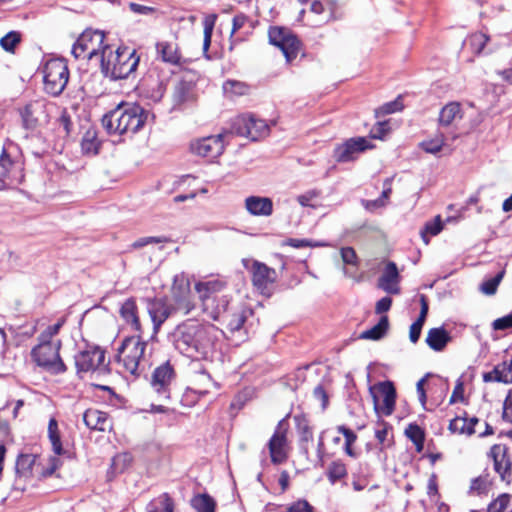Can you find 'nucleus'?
I'll list each match as a JSON object with an SVG mask.
<instances>
[{"label": "nucleus", "instance_id": "f257e3e1", "mask_svg": "<svg viewBox=\"0 0 512 512\" xmlns=\"http://www.w3.org/2000/svg\"><path fill=\"white\" fill-rule=\"evenodd\" d=\"M218 330L209 323L186 320L173 331L175 348L187 357L209 359L215 350Z\"/></svg>", "mask_w": 512, "mask_h": 512}, {"label": "nucleus", "instance_id": "f03ea898", "mask_svg": "<svg viewBox=\"0 0 512 512\" xmlns=\"http://www.w3.org/2000/svg\"><path fill=\"white\" fill-rule=\"evenodd\" d=\"M149 112L138 104H121L102 117L108 134H134L146 123Z\"/></svg>", "mask_w": 512, "mask_h": 512}, {"label": "nucleus", "instance_id": "7ed1b4c3", "mask_svg": "<svg viewBox=\"0 0 512 512\" xmlns=\"http://www.w3.org/2000/svg\"><path fill=\"white\" fill-rule=\"evenodd\" d=\"M225 283L219 280H209L195 284V290L199 294L203 310L215 320H222L230 313L229 305L231 298L228 295L220 294Z\"/></svg>", "mask_w": 512, "mask_h": 512}, {"label": "nucleus", "instance_id": "20e7f679", "mask_svg": "<svg viewBox=\"0 0 512 512\" xmlns=\"http://www.w3.org/2000/svg\"><path fill=\"white\" fill-rule=\"evenodd\" d=\"M139 60L135 50L130 51L125 47L112 52L109 48L101 58V71L113 80L125 79L136 70Z\"/></svg>", "mask_w": 512, "mask_h": 512}, {"label": "nucleus", "instance_id": "39448f33", "mask_svg": "<svg viewBox=\"0 0 512 512\" xmlns=\"http://www.w3.org/2000/svg\"><path fill=\"white\" fill-rule=\"evenodd\" d=\"M61 346V340H56L55 343L39 341L31 350V358L39 368L51 375L63 374L67 371V366L60 356Z\"/></svg>", "mask_w": 512, "mask_h": 512}, {"label": "nucleus", "instance_id": "423d86ee", "mask_svg": "<svg viewBox=\"0 0 512 512\" xmlns=\"http://www.w3.org/2000/svg\"><path fill=\"white\" fill-rule=\"evenodd\" d=\"M146 347L147 342L143 341L140 336L126 337L122 341L116 357L125 371L135 376L140 374L142 363L145 362Z\"/></svg>", "mask_w": 512, "mask_h": 512}, {"label": "nucleus", "instance_id": "0eeeda50", "mask_svg": "<svg viewBox=\"0 0 512 512\" xmlns=\"http://www.w3.org/2000/svg\"><path fill=\"white\" fill-rule=\"evenodd\" d=\"M105 34L99 30L87 29L76 40L72 54L76 59H92L107 53L109 46L104 44Z\"/></svg>", "mask_w": 512, "mask_h": 512}, {"label": "nucleus", "instance_id": "6e6552de", "mask_svg": "<svg viewBox=\"0 0 512 512\" xmlns=\"http://www.w3.org/2000/svg\"><path fill=\"white\" fill-rule=\"evenodd\" d=\"M45 91L52 96H59L69 80V69L64 59H50L43 68Z\"/></svg>", "mask_w": 512, "mask_h": 512}, {"label": "nucleus", "instance_id": "1a4fd4ad", "mask_svg": "<svg viewBox=\"0 0 512 512\" xmlns=\"http://www.w3.org/2000/svg\"><path fill=\"white\" fill-rule=\"evenodd\" d=\"M77 374L92 372L103 374L108 372V365L105 364V351L100 347H91L80 351L74 356Z\"/></svg>", "mask_w": 512, "mask_h": 512}, {"label": "nucleus", "instance_id": "9d476101", "mask_svg": "<svg viewBox=\"0 0 512 512\" xmlns=\"http://www.w3.org/2000/svg\"><path fill=\"white\" fill-rule=\"evenodd\" d=\"M268 36L270 43L282 51L288 63L297 57L300 50V41L290 30L282 27H271Z\"/></svg>", "mask_w": 512, "mask_h": 512}, {"label": "nucleus", "instance_id": "9b49d317", "mask_svg": "<svg viewBox=\"0 0 512 512\" xmlns=\"http://www.w3.org/2000/svg\"><path fill=\"white\" fill-rule=\"evenodd\" d=\"M288 424L285 419L278 422L275 431L268 441V450L271 462L275 465L283 464L288 459L287 442Z\"/></svg>", "mask_w": 512, "mask_h": 512}, {"label": "nucleus", "instance_id": "f8f14e48", "mask_svg": "<svg viewBox=\"0 0 512 512\" xmlns=\"http://www.w3.org/2000/svg\"><path fill=\"white\" fill-rule=\"evenodd\" d=\"M171 297L182 315H188L195 308L191 297L190 282L184 274L174 276Z\"/></svg>", "mask_w": 512, "mask_h": 512}, {"label": "nucleus", "instance_id": "ddd939ff", "mask_svg": "<svg viewBox=\"0 0 512 512\" xmlns=\"http://www.w3.org/2000/svg\"><path fill=\"white\" fill-rule=\"evenodd\" d=\"M175 370L170 363L166 361L156 367L151 376V387L155 393L162 399H170L171 383L175 379Z\"/></svg>", "mask_w": 512, "mask_h": 512}, {"label": "nucleus", "instance_id": "4468645a", "mask_svg": "<svg viewBox=\"0 0 512 512\" xmlns=\"http://www.w3.org/2000/svg\"><path fill=\"white\" fill-rule=\"evenodd\" d=\"M373 147L365 137L350 138L335 148L334 158L337 162H349L354 160L359 153Z\"/></svg>", "mask_w": 512, "mask_h": 512}, {"label": "nucleus", "instance_id": "2eb2a0df", "mask_svg": "<svg viewBox=\"0 0 512 512\" xmlns=\"http://www.w3.org/2000/svg\"><path fill=\"white\" fill-rule=\"evenodd\" d=\"M148 313L151 317L154 331L157 332L160 326L171 316L180 313L174 303H168L166 299L155 298L148 301Z\"/></svg>", "mask_w": 512, "mask_h": 512}, {"label": "nucleus", "instance_id": "dca6fc26", "mask_svg": "<svg viewBox=\"0 0 512 512\" xmlns=\"http://www.w3.org/2000/svg\"><path fill=\"white\" fill-rule=\"evenodd\" d=\"M36 462V455L20 454L15 463V481L12 485L13 490L23 492L26 489V483L33 477V467Z\"/></svg>", "mask_w": 512, "mask_h": 512}, {"label": "nucleus", "instance_id": "f3484780", "mask_svg": "<svg viewBox=\"0 0 512 512\" xmlns=\"http://www.w3.org/2000/svg\"><path fill=\"white\" fill-rule=\"evenodd\" d=\"M488 456L493 460V466L496 473L499 474L502 481L511 482L512 462L508 456L505 445L494 444L489 451Z\"/></svg>", "mask_w": 512, "mask_h": 512}, {"label": "nucleus", "instance_id": "a211bd4d", "mask_svg": "<svg viewBox=\"0 0 512 512\" xmlns=\"http://www.w3.org/2000/svg\"><path fill=\"white\" fill-rule=\"evenodd\" d=\"M224 143L222 135L208 136L191 143V151L199 156L216 158L223 153Z\"/></svg>", "mask_w": 512, "mask_h": 512}, {"label": "nucleus", "instance_id": "6ab92c4d", "mask_svg": "<svg viewBox=\"0 0 512 512\" xmlns=\"http://www.w3.org/2000/svg\"><path fill=\"white\" fill-rule=\"evenodd\" d=\"M252 283L262 293L269 292V286L275 282L276 271L259 261H254L251 268Z\"/></svg>", "mask_w": 512, "mask_h": 512}, {"label": "nucleus", "instance_id": "aec40b11", "mask_svg": "<svg viewBox=\"0 0 512 512\" xmlns=\"http://www.w3.org/2000/svg\"><path fill=\"white\" fill-rule=\"evenodd\" d=\"M399 272L394 262H388L378 280V286L389 294H399Z\"/></svg>", "mask_w": 512, "mask_h": 512}, {"label": "nucleus", "instance_id": "412c9836", "mask_svg": "<svg viewBox=\"0 0 512 512\" xmlns=\"http://www.w3.org/2000/svg\"><path fill=\"white\" fill-rule=\"evenodd\" d=\"M44 113V104L40 101H33L20 110L23 127L27 130H34L38 126L39 118Z\"/></svg>", "mask_w": 512, "mask_h": 512}, {"label": "nucleus", "instance_id": "4be33fe9", "mask_svg": "<svg viewBox=\"0 0 512 512\" xmlns=\"http://www.w3.org/2000/svg\"><path fill=\"white\" fill-rule=\"evenodd\" d=\"M245 208L253 216L268 217L273 213V202L269 197L249 196L245 199Z\"/></svg>", "mask_w": 512, "mask_h": 512}, {"label": "nucleus", "instance_id": "5701e85b", "mask_svg": "<svg viewBox=\"0 0 512 512\" xmlns=\"http://www.w3.org/2000/svg\"><path fill=\"white\" fill-rule=\"evenodd\" d=\"M83 422L90 430L104 432L110 428L108 414L98 409H87L83 414Z\"/></svg>", "mask_w": 512, "mask_h": 512}, {"label": "nucleus", "instance_id": "b1692460", "mask_svg": "<svg viewBox=\"0 0 512 512\" xmlns=\"http://www.w3.org/2000/svg\"><path fill=\"white\" fill-rule=\"evenodd\" d=\"M479 423V419L475 416L468 417L465 412L463 416H456L449 423L448 429L452 433L471 436L476 433L475 426Z\"/></svg>", "mask_w": 512, "mask_h": 512}, {"label": "nucleus", "instance_id": "393cba45", "mask_svg": "<svg viewBox=\"0 0 512 512\" xmlns=\"http://www.w3.org/2000/svg\"><path fill=\"white\" fill-rule=\"evenodd\" d=\"M157 55L165 63L180 65L182 56L176 43L161 41L156 43Z\"/></svg>", "mask_w": 512, "mask_h": 512}, {"label": "nucleus", "instance_id": "a878e982", "mask_svg": "<svg viewBox=\"0 0 512 512\" xmlns=\"http://www.w3.org/2000/svg\"><path fill=\"white\" fill-rule=\"evenodd\" d=\"M251 315L252 311L250 309L241 307L225 315L222 321L226 323L227 329L230 332H240L241 329H245L244 324L248 316Z\"/></svg>", "mask_w": 512, "mask_h": 512}, {"label": "nucleus", "instance_id": "bb28decb", "mask_svg": "<svg viewBox=\"0 0 512 512\" xmlns=\"http://www.w3.org/2000/svg\"><path fill=\"white\" fill-rule=\"evenodd\" d=\"M451 336L443 327L431 328L426 336L427 345L434 351H442L450 342Z\"/></svg>", "mask_w": 512, "mask_h": 512}, {"label": "nucleus", "instance_id": "cd10ccee", "mask_svg": "<svg viewBox=\"0 0 512 512\" xmlns=\"http://www.w3.org/2000/svg\"><path fill=\"white\" fill-rule=\"evenodd\" d=\"M216 383L212 380L210 374L203 369L195 370L192 380V387L189 388L194 393L201 396L206 395Z\"/></svg>", "mask_w": 512, "mask_h": 512}, {"label": "nucleus", "instance_id": "c85d7f7f", "mask_svg": "<svg viewBox=\"0 0 512 512\" xmlns=\"http://www.w3.org/2000/svg\"><path fill=\"white\" fill-rule=\"evenodd\" d=\"M379 392L383 395L382 413L389 416L393 413L396 401V390L391 381L380 382L377 386Z\"/></svg>", "mask_w": 512, "mask_h": 512}, {"label": "nucleus", "instance_id": "c756f323", "mask_svg": "<svg viewBox=\"0 0 512 512\" xmlns=\"http://www.w3.org/2000/svg\"><path fill=\"white\" fill-rule=\"evenodd\" d=\"M194 96V85L191 82L180 80L178 81L173 90V105L174 107L180 106L185 102L191 101Z\"/></svg>", "mask_w": 512, "mask_h": 512}, {"label": "nucleus", "instance_id": "7c9ffc66", "mask_svg": "<svg viewBox=\"0 0 512 512\" xmlns=\"http://www.w3.org/2000/svg\"><path fill=\"white\" fill-rule=\"evenodd\" d=\"M120 315L135 331H140L141 324L138 317L136 302L133 298L127 299L120 308Z\"/></svg>", "mask_w": 512, "mask_h": 512}, {"label": "nucleus", "instance_id": "2f4dec72", "mask_svg": "<svg viewBox=\"0 0 512 512\" xmlns=\"http://www.w3.org/2000/svg\"><path fill=\"white\" fill-rule=\"evenodd\" d=\"M462 118L461 105L458 102H450L446 104L439 113V124L441 126H449L456 119Z\"/></svg>", "mask_w": 512, "mask_h": 512}, {"label": "nucleus", "instance_id": "473e14b6", "mask_svg": "<svg viewBox=\"0 0 512 512\" xmlns=\"http://www.w3.org/2000/svg\"><path fill=\"white\" fill-rule=\"evenodd\" d=\"M223 93L226 98L234 99L235 97L249 94L250 86L242 81L228 79L222 85Z\"/></svg>", "mask_w": 512, "mask_h": 512}, {"label": "nucleus", "instance_id": "72a5a7b5", "mask_svg": "<svg viewBox=\"0 0 512 512\" xmlns=\"http://www.w3.org/2000/svg\"><path fill=\"white\" fill-rule=\"evenodd\" d=\"M294 421L296 424L297 432L300 436V442L302 443V448L307 453V447L304 446V443H308L313 440V431L309 424L308 419L304 415H295Z\"/></svg>", "mask_w": 512, "mask_h": 512}, {"label": "nucleus", "instance_id": "f704fd0d", "mask_svg": "<svg viewBox=\"0 0 512 512\" xmlns=\"http://www.w3.org/2000/svg\"><path fill=\"white\" fill-rule=\"evenodd\" d=\"M269 133V126L262 119H257L253 115H251V123L248 125V135L247 138L252 141H257L258 139L267 136Z\"/></svg>", "mask_w": 512, "mask_h": 512}, {"label": "nucleus", "instance_id": "c9c22d12", "mask_svg": "<svg viewBox=\"0 0 512 512\" xmlns=\"http://www.w3.org/2000/svg\"><path fill=\"white\" fill-rule=\"evenodd\" d=\"M389 327V320L387 316H382L379 322L372 328L365 330L361 333V339L379 340L387 332Z\"/></svg>", "mask_w": 512, "mask_h": 512}, {"label": "nucleus", "instance_id": "e433bc0d", "mask_svg": "<svg viewBox=\"0 0 512 512\" xmlns=\"http://www.w3.org/2000/svg\"><path fill=\"white\" fill-rule=\"evenodd\" d=\"M174 503L167 493H163L147 505V512H173Z\"/></svg>", "mask_w": 512, "mask_h": 512}, {"label": "nucleus", "instance_id": "4c0bfd02", "mask_svg": "<svg viewBox=\"0 0 512 512\" xmlns=\"http://www.w3.org/2000/svg\"><path fill=\"white\" fill-rule=\"evenodd\" d=\"M48 438L52 445V450L56 455H62L64 449L62 447L58 423L55 418H51L48 423Z\"/></svg>", "mask_w": 512, "mask_h": 512}, {"label": "nucleus", "instance_id": "58836bf2", "mask_svg": "<svg viewBox=\"0 0 512 512\" xmlns=\"http://www.w3.org/2000/svg\"><path fill=\"white\" fill-rule=\"evenodd\" d=\"M48 438L52 445V450L56 455H62L64 449L62 447L58 423L55 418H51L48 423Z\"/></svg>", "mask_w": 512, "mask_h": 512}, {"label": "nucleus", "instance_id": "ea45409f", "mask_svg": "<svg viewBox=\"0 0 512 512\" xmlns=\"http://www.w3.org/2000/svg\"><path fill=\"white\" fill-rule=\"evenodd\" d=\"M191 506L197 512H215L216 503L210 495L204 493L194 496L191 499Z\"/></svg>", "mask_w": 512, "mask_h": 512}, {"label": "nucleus", "instance_id": "a19ab883", "mask_svg": "<svg viewBox=\"0 0 512 512\" xmlns=\"http://www.w3.org/2000/svg\"><path fill=\"white\" fill-rule=\"evenodd\" d=\"M100 142L97 139L95 130H87L81 141V149L84 154L96 155L99 151Z\"/></svg>", "mask_w": 512, "mask_h": 512}, {"label": "nucleus", "instance_id": "79ce46f5", "mask_svg": "<svg viewBox=\"0 0 512 512\" xmlns=\"http://www.w3.org/2000/svg\"><path fill=\"white\" fill-rule=\"evenodd\" d=\"M251 123V115H238L230 122V133L247 137L248 125Z\"/></svg>", "mask_w": 512, "mask_h": 512}, {"label": "nucleus", "instance_id": "37998d69", "mask_svg": "<svg viewBox=\"0 0 512 512\" xmlns=\"http://www.w3.org/2000/svg\"><path fill=\"white\" fill-rule=\"evenodd\" d=\"M405 435L413 442L418 452L423 450L425 433L420 426L417 424H409L405 429Z\"/></svg>", "mask_w": 512, "mask_h": 512}, {"label": "nucleus", "instance_id": "c03bdc74", "mask_svg": "<svg viewBox=\"0 0 512 512\" xmlns=\"http://www.w3.org/2000/svg\"><path fill=\"white\" fill-rule=\"evenodd\" d=\"M337 431L341 433L345 438V453L352 458H356L357 453L352 449L353 443L357 440V435L355 434V432L344 425H339L337 427Z\"/></svg>", "mask_w": 512, "mask_h": 512}, {"label": "nucleus", "instance_id": "a18cd8bd", "mask_svg": "<svg viewBox=\"0 0 512 512\" xmlns=\"http://www.w3.org/2000/svg\"><path fill=\"white\" fill-rule=\"evenodd\" d=\"M488 39H489V37L486 34H484L482 32H477V33H474V34L470 35L464 41V45H468L470 47V49L475 54H479V53H481V51L485 47Z\"/></svg>", "mask_w": 512, "mask_h": 512}, {"label": "nucleus", "instance_id": "49530a36", "mask_svg": "<svg viewBox=\"0 0 512 512\" xmlns=\"http://www.w3.org/2000/svg\"><path fill=\"white\" fill-rule=\"evenodd\" d=\"M445 142L444 134L437 133L432 139L424 140L420 143V147L427 153L437 154L441 151Z\"/></svg>", "mask_w": 512, "mask_h": 512}, {"label": "nucleus", "instance_id": "de8ad7c7", "mask_svg": "<svg viewBox=\"0 0 512 512\" xmlns=\"http://www.w3.org/2000/svg\"><path fill=\"white\" fill-rule=\"evenodd\" d=\"M443 229V224L441 220V216L437 215L434 220L429 221L425 224L424 228L421 230V237L423 241L428 244L429 238L427 237V234L431 236L438 235Z\"/></svg>", "mask_w": 512, "mask_h": 512}, {"label": "nucleus", "instance_id": "09e8293b", "mask_svg": "<svg viewBox=\"0 0 512 512\" xmlns=\"http://www.w3.org/2000/svg\"><path fill=\"white\" fill-rule=\"evenodd\" d=\"M346 475H347L346 465L342 461L336 460V461H333L329 465L328 471H327V476H328L329 481L332 484H334L338 480L344 478Z\"/></svg>", "mask_w": 512, "mask_h": 512}, {"label": "nucleus", "instance_id": "8fccbe9b", "mask_svg": "<svg viewBox=\"0 0 512 512\" xmlns=\"http://www.w3.org/2000/svg\"><path fill=\"white\" fill-rule=\"evenodd\" d=\"M505 271H499L494 277L489 278L480 285V291L485 295H494L504 277Z\"/></svg>", "mask_w": 512, "mask_h": 512}, {"label": "nucleus", "instance_id": "3c124183", "mask_svg": "<svg viewBox=\"0 0 512 512\" xmlns=\"http://www.w3.org/2000/svg\"><path fill=\"white\" fill-rule=\"evenodd\" d=\"M403 103L401 96H398L395 100L385 103L381 107L375 110L376 117H380L381 115H387L391 113H395L401 111L403 109Z\"/></svg>", "mask_w": 512, "mask_h": 512}, {"label": "nucleus", "instance_id": "603ef678", "mask_svg": "<svg viewBox=\"0 0 512 512\" xmlns=\"http://www.w3.org/2000/svg\"><path fill=\"white\" fill-rule=\"evenodd\" d=\"M63 324L64 319H61L57 323L48 326L43 332L40 333V335L38 336V341L55 343L56 340H53V337L58 334Z\"/></svg>", "mask_w": 512, "mask_h": 512}, {"label": "nucleus", "instance_id": "864d4df0", "mask_svg": "<svg viewBox=\"0 0 512 512\" xmlns=\"http://www.w3.org/2000/svg\"><path fill=\"white\" fill-rule=\"evenodd\" d=\"M216 16L207 17L204 20V40H203V51L206 53L211 44L212 33L214 29Z\"/></svg>", "mask_w": 512, "mask_h": 512}, {"label": "nucleus", "instance_id": "5fc2aeb1", "mask_svg": "<svg viewBox=\"0 0 512 512\" xmlns=\"http://www.w3.org/2000/svg\"><path fill=\"white\" fill-rule=\"evenodd\" d=\"M509 502L510 495L506 493L501 494L489 504L487 512H504L508 507Z\"/></svg>", "mask_w": 512, "mask_h": 512}, {"label": "nucleus", "instance_id": "6e6d98bb", "mask_svg": "<svg viewBox=\"0 0 512 512\" xmlns=\"http://www.w3.org/2000/svg\"><path fill=\"white\" fill-rule=\"evenodd\" d=\"M20 42V36L17 32L11 31L0 39L1 47L8 52L14 50L15 46Z\"/></svg>", "mask_w": 512, "mask_h": 512}, {"label": "nucleus", "instance_id": "4d7b16f0", "mask_svg": "<svg viewBox=\"0 0 512 512\" xmlns=\"http://www.w3.org/2000/svg\"><path fill=\"white\" fill-rule=\"evenodd\" d=\"M389 131V124L387 121L377 122L370 131V137L373 139H383Z\"/></svg>", "mask_w": 512, "mask_h": 512}, {"label": "nucleus", "instance_id": "13d9d810", "mask_svg": "<svg viewBox=\"0 0 512 512\" xmlns=\"http://www.w3.org/2000/svg\"><path fill=\"white\" fill-rule=\"evenodd\" d=\"M489 481L487 476L480 475L471 481L470 490L475 491L478 494L483 493L487 490Z\"/></svg>", "mask_w": 512, "mask_h": 512}, {"label": "nucleus", "instance_id": "bf43d9fd", "mask_svg": "<svg viewBox=\"0 0 512 512\" xmlns=\"http://www.w3.org/2000/svg\"><path fill=\"white\" fill-rule=\"evenodd\" d=\"M498 367L500 368L503 383H512V359L498 364Z\"/></svg>", "mask_w": 512, "mask_h": 512}, {"label": "nucleus", "instance_id": "052dcab7", "mask_svg": "<svg viewBox=\"0 0 512 512\" xmlns=\"http://www.w3.org/2000/svg\"><path fill=\"white\" fill-rule=\"evenodd\" d=\"M343 262L347 265L357 264V255L352 247H344L340 251Z\"/></svg>", "mask_w": 512, "mask_h": 512}, {"label": "nucleus", "instance_id": "680f3d73", "mask_svg": "<svg viewBox=\"0 0 512 512\" xmlns=\"http://www.w3.org/2000/svg\"><path fill=\"white\" fill-rule=\"evenodd\" d=\"M494 330H506L512 328V313L493 321Z\"/></svg>", "mask_w": 512, "mask_h": 512}, {"label": "nucleus", "instance_id": "e2e57ef3", "mask_svg": "<svg viewBox=\"0 0 512 512\" xmlns=\"http://www.w3.org/2000/svg\"><path fill=\"white\" fill-rule=\"evenodd\" d=\"M13 162L8 155V153L3 150L0 155V178L6 177L9 169L11 168Z\"/></svg>", "mask_w": 512, "mask_h": 512}, {"label": "nucleus", "instance_id": "0e129e2a", "mask_svg": "<svg viewBox=\"0 0 512 512\" xmlns=\"http://www.w3.org/2000/svg\"><path fill=\"white\" fill-rule=\"evenodd\" d=\"M164 240H165L164 238L154 237V236L142 237V238H139L138 240H136L135 242H133L132 247L135 249H139L148 244L162 243Z\"/></svg>", "mask_w": 512, "mask_h": 512}, {"label": "nucleus", "instance_id": "69168bd1", "mask_svg": "<svg viewBox=\"0 0 512 512\" xmlns=\"http://www.w3.org/2000/svg\"><path fill=\"white\" fill-rule=\"evenodd\" d=\"M287 245L293 247V248H303V247H315V246H322L323 244L320 243H313L310 240L307 239H296V238H290L286 242Z\"/></svg>", "mask_w": 512, "mask_h": 512}, {"label": "nucleus", "instance_id": "338daca9", "mask_svg": "<svg viewBox=\"0 0 512 512\" xmlns=\"http://www.w3.org/2000/svg\"><path fill=\"white\" fill-rule=\"evenodd\" d=\"M503 419L512 423V391H509L503 404Z\"/></svg>", "mask_w": 512, "mask_h": 512}, {"label": "nucleus", "instance_id": "774afa93", "mask_svg": "<svg viewBox=\"0 0 512 512\" xmlns=\"http://www.w3.org/2000/svg\"><path fill=\"white\" fill-rule=\"evenodd\" d=\"M288 512H313V509L307 501L302 500L291 505Z\"/></svg>", "mask_w": 512, "mask_h": 512}]
</instances>
